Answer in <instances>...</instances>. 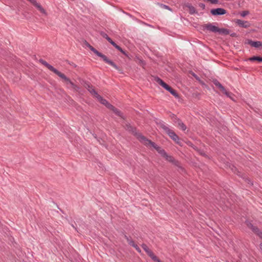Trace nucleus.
Listing matches in <instances>:
<instances>
[{"label": "nucleus", "mask_w": 262, "mask_h": 262, "mask_svg": "<svg viewBox=\"0 0 262 262\" xmlns=\"http://www.w3.org/2000/svg\"><path fill=\"white\" fill-rule=\"evenodd\" d=\"M89 48L92 52H93V53H95L97 56L101 57L105 63L112 66L116 70L119 71L121 73H123L122 70L121 69H120L118 66H117V64L115 62H114L111 60H110L105 55L103 54L102 53H101L100 52H99L98 51H97L95 48H94L93 47H92L91 45H89Z\"/></svg>", "instance_id": "nucleus-1"}, {"label": "nucleus", "mask_w": 262, "mask_h": 262, "mask_svg": "<svg viewBox=\"0 0 262 262\" xmlns=\"http://www.w3.org/2000/svg\"><path fill=\"white\" fill-rule=\"evenodd\" d=\"M89 48L92 52H93V53H95L97 56L101 57L105 63L112 66L116 70L119 71L121 73H123L122 70L121 69H120L118 66H117V64L115 62H114L111 60H110L105 55L103 54L102 53H101L100 52H99L98 51H97L95 48H94L93 47H92L91 45H89Z\"/></svg>", "instance_id": "nucleus-2"}, {"label": "nucleus", "mask_w": 262, "mask_h": 262, "mask_svg": "<svg viewBox=\"0 0 262 262\" xmlns=\"http://www.w3.org/2000/svg\"><path fill=\"white\" fill-rule=\"evenodd\" d=\"M139 138L141 139V142L147 147H152L154 148L159 154L162 157L166 154V151L162 149L161 147L157 145L155 142L148 139L144 136H140Z\"/></svg>", "instance_id": "nucleus-3"}, {"label": "nucleus", "mask_w": 262, "mask_h": 262, "mask_svg": "<svg viewBox=\"0 0 262 262\" xmlns=\"http://www.w3.org/2000/svg\"><path fill=\"white\" fill-rule=\"evenodd\" d=\"M155 81L164 88L165 90L168 91L171 95L174 96L176 98H179V95L176 90L173 89L171 86L166 83L159 77L156 76L154 77Z\"/></svg>", "instance_id": "nucleus-4"}, {"label": "nucleus", "mask_w": 262, "mask_h": 262, "mask_svg": "<svg viewBox=\"0 0 262 262\" xmlns=\"http://www.w3.org/2000/svg\"><path fill=\"white\" fill-rule=\"evenodd\" d=\"M59 77L62 79L67 84H70L71 87L75 92H79L80 88L77 85L75 84L69 78H68L64 74L60 73L58 75Z\"/></svg>", "instance_id": "nucleus-5"}, {"label": "nucleus", "mask_w": 262, "mask_h": 262, "mask_svg": "<svg viewBox=\"0 0 262 262\" xmlns=\"http://www.w3.org/2000/svg\"><path fill=\"white\" fill-rule=\"evenodd\" d=\"M213 84L217 86L222 92L225 94L227 97L230 98L232 100H233L232 96L233 94L231 93L228 92L225 88L222 85V84L216 79L213 80Z\"/></svg>", "instance_id": "nucleus-6"}, {"label": "nucleus", "mask_w": 262, "mask_h": 262, "mask_svg": "<svg viewBox=\"0 0 262 262\" xmlns=\"http://www.w3.org/2000/svg\"><path fill=\"white\" fill-rule=\"evenodd\" d=\"M142 248L146 252L147 254L155 262H162L152 252V251L149 249L147 246L143 244L141 245Z\"/></svg>", "instance_id": "nucleus-7"}, {"label": "nucleus", "mask_w": 262, "mask_h": 262, "mask_svg": "<svg viewBox=\"0 0 262 262\" xmlns=\"http://www.w3.org/2000/svg\"><path fill=\"white\" fill-rule=\"evenodd\" d=\"M124 128L126 130L136 136L138 139L141 142V139L139 138V136L143 135L140 133H137L136 127L132 126L129 123H127L124 125Z\"/></svg>", "instance_id": "nucleus-8"}, {"label": "nucleus", "mask_w": 262, "mask_h": 262, "mask_svg": "<svg viewBox=\"0 0 262 262\" xmlns=\"http://www.w3.org/2000/svg\"><path fill=\"white\" fill-rule=\"evenodd\" d=\"M218 27L213 25L211 23H208L202 25V29L203 31H208L210 32L216 33L217 32Z\"/></svg>", "instance_id": "nucleus-9"}, {"label": "nucleus", "mask_w": 262, "mask_h": 262, "mask_svg": "<svg viewBox=\"0 0 262 262\" xmlns=\"http://www.w3.org/2000/svg\"><path fill=\"white\" fill-rule=\"evenodd\" d=\"M40 63L45 66L46 68H47L49 70L53 72L56 75H58L60 74V72L57 70L56 69L54 68L52 66L50 65L47 61L43 60L42 59H40L39 60Z\"/></svg>", "instance_id": "nucleus-10"}, {"label": "nucleus", "mask_w": 262, "mask_h": 262, "mask_svg": "<svg viewBox=\"0 0 262 262\" xmlns=\"http://www.w3.org/2000/svg\"><path fill=\"white\" fill-rule=\"evenodd\" d=\"M84 86L93 96L96 98L99 95L97 92L94 89L93 86L89 82H84Z\"/></svg>", "instance_id": "nucleus-11"}, {"label": "nucleus", "mask_w": 262, "mask_h": 262, "mask_svg": "<svg viewBox=\"0 0 262 262\" xmlns=\"http://www.w3.org/2000/svg\"><path fill=\"white\" fill-rule=\"evenodd\" d=\"M163 157L165 158L166 160L172 163L174 165L178 166L181 169H183V168L180 166V162L178 161L175 160L174 158L171 156L168 155L166 152L165 155H163Z\"/></svg>", "instance_id": "nucleus-12"}, {"label": "nucleus", "mask_w": 262, "mask_h": 262, "mask_svg": "<svg viewBox=\"0 0 262 262\" xmlns=\"http://www.w3.org/2000/svg\"><path fill=\"white\" fill-rule=\"evenodd\" d=\"M210 13L212 15L218 16L225 14L227 13V11L223 8H217L211 9Z\"/></svg>", "instance_id": "nucleus-13"}, {"label": "nucleus", "mask_w": 262, "mask_h": 262, "mask_svg": "<svg viewBox=\"0 0 262 262\" xmlns=\"http://www.w3.org/2000/svg\"><path fill=\"white\" fill-rule=\"evenodd\" d=\"M96 98L102 104L104 105L107 108L110 110L112 107L113 105L110 104L106 99H104L100 95H98Z\"/></svg>", "instance_id": "nucleus-14"}, {"label": "nucleus", "mask_w": 262, "mask_h": 262, "mask_svg": "<svg viewBox=\"0 0 262 262\" xmlns=\"http://www.w3.org/2000/svg\"><path fill=\"white\" fill-rule=\"evenodd\" d=\"M160 127L168 135V136L171 138L173 135H174L175 133L169 127L166 126L165 124L161 123L160 124Z\"/></svg>", "instance_id": "nucleus-15"}, {"label": "nucleus", "mask_w": 262, "mask_h": 262, "mask_svg": "<svg viewBox=\"0 0 262 262\" xmlns=\"http://www.w3.org/2000/svg\"><path fill=\"white\" fill-rule=\"evenodd\" d=\"M235 23L239 27L244 28H248L250 26V24L247 21H244L241 19H236Z\"/></svg>", "instance_id": "nucleus-16"}, {"label": "nucleus", "mask_w": 262, "mask_h": 262, "mask_svg": "<svg viewBox=\"0 0 262 262\" xmlns=\"http://www.w3.org/2000/svg\"><path fill=\"white\" fill-rule=\"evenodd\" d=\"M247 43L255 48H258L261 46L262 47V42L259 41H254L252 40L249 39L248 40Z\"/></svg>", "instance_id": "nucleus-17"}, {"label": "nucleus", "mask_w": 262, "mask_h": 262, "mask_svg": "<svg viewBox=\"0 0 262 262\" xmlns=\"http://www.w3.org/2000/svg\"><path fill=\"white\" fill-rule=\"evenodd\" d=\"M185 7L189 8L190 14H193L197 13L195 8L193 6H192L190 4L187 3L185 5Z\"/></svg>", "instance_id": "nucleus-18"}, {"label": "nucleus", "mask_w": 262, "mask_h": 262, "mask_svg": "<svg viewBox=\"0 0 262 262\" xmlns=\"http://www.w3.org/2000/svg\"><path fill=\"white\" fill-rule=\"evenodd\" d=\"M100 34L103 38H105L111 45L114 42V41L104 32H100Z\"/></svg>", "instance_id": "nucleus-19"}, {"label": "nucleus", "mask_w": 262, "mask_h": 262, "mask_svg": "<svg viewBox=\"0 0 262 262\" xmlns=\"http://www.w3.org/2000/svg\"><path fill=\"white\" fill-rule=\"evenodd\" d=\"M112 45L117 50H118L119 51H120L121 53H122L124 55H125L126 57H129L128 55L118 45H117L115 42H113Z\"/></svg>", "instance_id": "nucleus-20"}, {"label": "nucleus", "mask_w": 262, "mask_h": 262, "mask_svg": "<svg viewBox=\"0 0 262 262\" xmlns=\"http://www.w3.org/2000/svg\"><path fill=\"white\" fill-rule=\"evenodd\" d=\"M218 30H219L217 31V32L219 33L220 34L228 35V34H229V33H230L229 30H228L227 29H224V28L220 29L219 28Z\"/></svg>", "instance_id": "nucleus-21"}, {"label": "nucleus", "mask_w": 262, "mask_h": 262, "mask_svg": "<svg viewBox=\"0 0 262 262\" xmlns=\"http://www.w3.org/2000/svg\"><path fill=\"white\" fill-rule=\"evenodd\" d=\"M251 230L257 235H258L261 238H262V231H260L259 229L255 226H254Z\"/></svg>", "instance_id": "nucleus-22"}, {"label": "nucleus", "mask_w": 262, "mask_h": 262, "mask_svg": "<svg viewBox=\"0 0 262 262\" xmlns=\"http://www.w3.org/2000/svg\"><path fill=\"white\" fill-rule=\"evenodd\" d=\"M110 110L113 111L114 113H115V114H116L117 116H120L121 118H123L122 113L118 109L114 107L113 105L112 106V107L111 108Z\"/></svg>", "instance_id": "nucleus-23"}, {"label": "nucleus", "mask_w": 262, "mask_h": 262, "mask_svg": "<svg viewBox=\"0 0 262 262\" xmlns=\"http://www.w3.org/2000/svg\"><path fill=\"white\" fill-rule=\"evenodd\" d=\"M37 9L42 14L47 15V13L46 10L42 7V6L38 3H36L35 5H34Z\"/></svg>", "instance_id": "nucleus-24"}, {"label": "nucleus", "mask_w": 262, "mask_h": 262, "mask_svg": "<svg viewBox=\"0 0 262 262\" xmlns=\"http://www.w3.org/2000/svg\"><path fill=\"white\" fill-rule=\"evenodd\" d=\"M249 60L251 61H257L258 62H262V57L260 56H253L249 58Z\"/></svg>", "instance_id": "nucleus-25"}, {"label": "nucleus", "mask_w": 262, "mask_h": 262, "mask_svg": "<svg viewBox=\"0 0 262 262\" xmlns=\"http://www.w3.org/2000/svg\"><path fill=\"white\" fill-rule=\"evenodd\" d=\"M124 237L127 240L128 244L132 247L133 246L134 244H135L134 242L131 238H129L126 235L124 234Z\"/></svg>", "instance_id": "nucleus-26"}, {"label": "nucleus", "mask_w": 262, "mask_h": 262, "mask_svg": "<svg viewBox=\"0 0 262 262\" xmlns=\"http://www.w3.org/2000/svg\"><path fill=\"white\" fill-rule=\"evenodd\" d=\"M157 5H159L162 8L167 9V10H169L170 11H172L171 8H170L167 5H164V4H161V3H158Z\"/></svg>", "instance_id": "nucleus-27"}, {"label": "nucleus", "mask_w": 262, "mask_h": 262, "mask_svg": "<svg viewBox=\"0 0 262 262\" xmlns=\"http://www.w3.org/2000/svg\"><path fill=\"white\" fill-rule=\"evenodd\" d=\"M171 139L177 144H180V138L175 133L173 135Z\"/></svg>", "instance_id": "nucleus-28"}, {"label": "nucleus", "mask_w": 262, "mask_h": 262, "mask_svg": "<svg viewBox=\"0 0 262 262\" xmlns=\"http://www.w3.org/2000/svg\"><path fill=\"white\" fill-rule=\"evenodd\" d=\"M179 126L183 130H185L187 128L186 126L183 122L180 124Z\"/></svg>", "instance_id": "nucleus-29"}, {"label": "nucleus", "mask_w": 262, "mask_h": 262, "mask_svg": "<svg viewBox=\"0 0 262 262\" xmlns=\"http://www.w3.org/2000/svg\"><path fill=\"white\" fill-rule=\"evenodd\" d=\"M134 248H135V249L139 252V253H141V250L140 249V248L138 246V245L137 244H134L133 246Z\"/></svg>", "instance_id": "nucleus-30"}, {"label": "nucleus", "mask_w": 262, "mask_h": 262, "mask_svg": "<svg viewBox=\"0 0 262 262\" xmlns=\"http://www.w3.org/2000/svg\"><path fill=\"white\" fill-rule=\"evenodd\" d=\"M175 123H177L178 125L179 126L180 124L182 122V121L179 118H176V120H173Z\"/></svg>", "instance_id": "nucleus-31"}, {"label": "nucleus", "mask_w": 262, "mask_h": 262, "mask_svg": "<svg viewBox=\"0 0 262 262\" xmlns=\"http://www.w3.org/2000/svg\"><path fill=\"white\" fill-rule=\"evenodd\" d=\"M249 14V11H243L241 13V15L242 16V17H245L247 15H248Z\"/></svg>", "instance_id": "nucleus-32"}, {"label": "nucleus", "mask_w": 262, "mask_h": 262, "mask_svg": "<svg viewBox=\"0 0 262 262\" xmlns=\"http://www.w3.org/2000/svg\"><path fill=\"white\" fill-rule=\"evenodd\" d=\"M246 224H247V226L250 229H252L254 227V226L252 225V224L249 222H247Z\"/></svg>", "instance_id": "nucleus-33"}, {"label": "nucleus", "mask_w": 262, "mask_h": 262, "mask_svg": "<svg viewBox=\"0 0 262 262\" xmlns=\"http://www.w3.org/2000/svg\"><path fill=\"white\" fill-rule=\"evenodd\" d=\"M212 4H217L219 3V0H207Z\"/></svg>", "instance_id": "nucleus-34"}, {"label": "nucleus", "mask_w": 262, "mask_h": 262, "mask_svg": "<svg viewBox=\"0 0 262 262\" xmlns=\"http://www.w3.org/2000/svg\"><path fill=\"white\" fill-rule=\"evenodd\" d=\"M245 181L249 184L252 185L253 183L251 182V180L249 179L248 178H246L245 179Z\"/></svg>", "instance_id": "nucleus-35"}, {"label": "nucleus", "mask_w": 262, "mask_h": 262, "mask_svg": "<svg viewBox=\"0 0 262 262\" xmlns=\"http://www.w3.org/2000/svg\"><path fill=\"white\" fill-rule=\"evenodd\" d=\"M199 5L202 9H204L205 8V5L203 3H200Z\"/></svg>", "instance_id": "nucleus-36"}, {"label": "nucleus", "mask_w": 262, "mask_h": 262, "mask_svg": "<svg viewBox=\"0 0 262 262\" xmlns=\"http://www.w3.org/2000/svg\"><path fill=\"white\" fill-rule=\"evenodd\" d=\"M34 6L35 5V4L37 3L36 0H29Z\"/></svg>", "instance_id": "nucleus-37"}, {"label": "nucleus", "mask_w": 262, "mask_h": 262, "mask_svg": "<svg viewBox=\"0 0 262 262\" xmlns=\"http://www.w3.org/2000/svg\"><path fill=\"white\" fill-rule=\"evenodd\" d=\"M230 36L233 37H237V35L236 33H232L231 34H230Z\"/></svg>", "instance_id": "nucleus-38"}, {"label": "nucleus", "mask_w": 262, "mask_h": 262, "mask_svg": "<svg viewBox=\"0 0 262 262\" xmlns=\"http://www.w3.org/2000/svg\"><path fill=\"white\" fill-rule=\"evenodd\" d=\"M171 117H172V118H174V120H176V118H177L176 116L175 115H174V114H172V115Z\"/></svg>", "instance_id": "nucleus-39"}, {"label": "nucleus", "mask_w": 262, "mask_h": 262, "mask_svg": "<svg viewBox=\"0 0 262 262\" xmlns=\"http://www.w3.org/2000/svg\"><path fill=\"white\" fill-rule=\"evenodd\" d=\"M139 61H140V63H143V64L144 63V61L142 60L139 59Z\"/></svg>", "instance_id": "nucleus-40"}, {"label": "nucleus", "mask_w": 262, "mask_h": 262, "mask_svg": "<svg viewBox=\"0 0 262 262\" xmlns=\"http://www.w3.org/2000/svg\"><path fill=\"white\" fill-rule=\"evenodd\" d=\"M86 46L89 47V45H90L88 42L86 41V43H85Z\"/></svg>", "instance_id": "nucleus-41"}]
</instances>
